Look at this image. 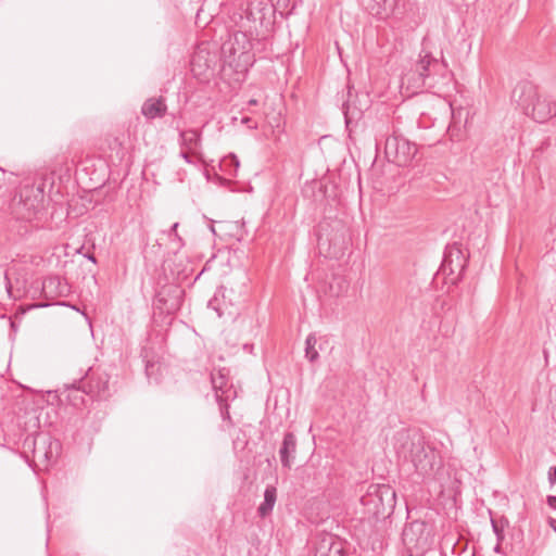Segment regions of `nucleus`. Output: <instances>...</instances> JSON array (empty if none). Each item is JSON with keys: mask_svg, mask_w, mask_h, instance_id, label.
Segmentation results:
<instances>
[{"mask_svg": "<svg viewBox=\"0 0 556 556\" xmlns=\"http://www.w3.org/2000/svg\"><path fill=\"white\" fill-rule=\"evenodd\" d=\"M393 448L400 459L412 464L416 473L431 477L442 467L440 452L417 428H403L393 437Z\"/></svg>", "mask_w": 556, "mask_h": 556, "instance_id": "f257e3e1", "label": "nucleus"}, {"mask_svg": "<svg viewBox=\"0 0 556 556\" xmlns=\"http://www.w3.org/2000/svg\"><path fill=\"white\" fill-rule=\"evenodd\" d=\"M520 90L518 103L534 121L545 123L556 115V102L547 97L538 96L532 85L523 84Z\"/></svg>", "mask_w": 556, "mask_h": 556, "instance_id": "f03ea898", "label": "nucleus"}, {"mask_svg": "<svg viewBox=\"0 0 556 556\" xmlns=\"http://www.w3.org/2000/svg\"><path fill=\"white\" fill-rule=\"evenodd\" d=\"M361 501L369 514L380 517L393 511L396 504V494L390 485H370Z\"/></svg>", "mask_w": 556, "mask_h": 556, "instance_id": "7ed1b4c3", "label": "nucleus"}, {"mask_svg": "<svg viewBox=\"0 0 556 556\" xmlns=\"http://www.w3.org/2000/svg\"><path fill=\"white\" fill-rule=\"evenodd\" d=\"M417 153V147L406 138L396 135L389 136L384 143V154L389 162L397 166H407Z\"/></svg>", "mask_w": 556, "mask_h": 556, "instance_id": "20e7f679", "label": "nucleus"}, {"mask_svg": "<svg viewBox=\"0 0 556 556\" xmlns=\"http://www.w3.org/2000/svg\"><path fill=\"white\" fill-rule=\"evenodd\" d=\"M444 64H440L439 61L431 55L429 51L421 50L419 60L415 64V68L402 77V83L405 81L412 85L414 88H420L425 86L426 78H429L432 74L438 73Z\"/></svg>", "mask_w": 556, "mask_h": 556, "instance_id": "39448f33", "label": "nucleus"}, {"mask_svg": "<svg viewBox=\"0 0 556 556\" xmlns=\"http://www.w3.org/2000/svg\"><path fill=\"white\" fill-rule=\"evenodd\" d=\"M402 541L412 553L426 551L431 543L427 523L421 520L407 523L402 532Z\"/></svg>", "mask_w": 556, "mask_h": 556, "instance_id": "423d86ee", "label": "nucleus"}, {"mask_svg": "<svg viewBox=\"0 0 556 556\" xmlns=\"http://www.w3.org/2000/svg\"><path fill=\"white\" fill-rule=\"evenodd\" d=\"M85 386L87 395L97 401H108L116 392L115 383H111L110 375L105 371H92Z\"/></svg>", "mask_w": 556, "mask_h": 556, "instance_id": "0eeeda50", "label": "nucleus"}, {"mask_svg": "<svg viewBox=\"0 0 556 556\" xmlns=\"http://www.w3.org/2000/svg\"><path fill=\"white\" fill-rule=\"evenodd\" d=\"M24 446L33 448L34 460L45 462L49 464L54 458L53 450L59 447L58 442H51L46 435L27 437L24 441Z\"/></svg>", "mask_w": 556, "mask_h": 556, "instance_id": "6e6552de", "label": "nucleus"}, {"mask_svg": "<svg viewBox=\"0 0 556 556\" xmlns=\"http://www.w3.org/2000/svg\"><path fill=\"white\" fill-rule=\"evenodd\" d=\"M41 208V200L38 197H33L22 193L17 201H14L12 210L17 219L31 220L36 217Z\"/></svg>", "mask_w": 556, "mask_h": 556, "instance_id": "1a4fd4ad", "label": "nucleus"}, {"mask_svg": "<svg viewBox=\"0 0 556 556\" xmlns=\"http://www.w3.org/2000/svg\"><path fill=\"white\" fill-rule=\"evenodd\" d=\"M315 556H346L345 543L330 533L321 534L316 543Z\"/></svg>", "mask_w": 556, "mask_h": 556, "instance_id": "9d476101", "label": "nucleus"}, {"mask_svg": "<svg viewBox=\"0 0 556 556\" xmlns=\"http://www.w3.org/2000/svg\"><path fill=\"white\" fill-rule=\"evenodd\" d=\"M178 143L180 149L191 151L199 162H204L202 153V132L198 129H185L179 131Z\"/></svg>", "mask_w": 556, "mask_h": 556, "instance_id": "9b49d317", "label": "nucleus"}, {"mask_svg": "<svg viewBox=\"0 0 556 556\" xmlns=\"http://www.w3.org/2000/svg\"><path fill=\"white\" fill-rule=\"evenodd\" d=\"M399 7L400 0H369L367 3L369 12L381 20L392 16Z\"/></svg>", "mask_w": 556, "mask_h": 556, "instance_id": "f8f14e48", "label": "nucleus"}, {"mask_svg": "<svg viewBox=\"0 0 556 556\" xmlns=\"http://www.w3.org/2000/svg\"><path fill=\"white\" fill-rule=\"evenodd\" d=\"M211 381L219 403L227 402L235 394L232 388L228 386V378L220 370L211 374Z\"/></svg>", "mask_w": 556, "mask_h": 556, "instance_id": "ddd939ff", "label": "nucleus"}, {"mask_svg": "<svg viewBox=\"0 0 556 556\" xmlns=\"http://www.w3.org/2000/svg\"><path fill=\"white\" fill-rule=\"evenodd\" d=\"M465 258L459 249L453 248L450 249L445 255L442 263V270L446 273L448 270L450 274L457 273L460 275L465 269Z\"/></svg>", "mask_w": 556, "mask_h": 556, "instance_id": "4468645a", "label": "nucleus"}, {"mask_svg": "<svg viewBox=\"0 0 556 556\" xmlns=\"http://www.w3.org/2000/svg\"><path fill=\"white\" fill-rule=\"evenodd\" d=\"M42 294L48 300H54L59 296L65 295L68 287L58 276H50L42 281Z\"/></svg>", "mask_w": 556, "mask_h": 556, "instance_id": "2eb2a0df", "label": "nucleus"}, {"mask_svg": "<svg viewBox=\"0 0 556 556\" xmlns=\"http://www.w3.org/2000/svg\"><path fill=\"white\" fill-rule=\"evenodd\" d=\"M167 105L163 97L149 98L141 106V114L148 119L161 118L165 115Z\"/></svg>", "mask_w": 556, "mask_h": 556, "instance_id": "dca6fc26", "label": "nucleus"}, {"mask_svg": "<svg viewBox=\"0 0 556 556\" xmlns=\"http://www.w3.org/2000/svg\"><path fill=\"white\" fill-rule=\"evenodd\" d=\"M296 452V438L292 432H287L283 437L279 450L280 462L283 467L290 468Z\"/></svg>", "mask_w": 556, "mask_h": 556, "instance_id": "f3484780", "label": "nucleus"}, {"mask_svg": "<svg viewBox=\"0 0 556 556\" xmlns=\"http://www.w3.org/2000/svg\"><path fill=\"white\" fill-rule=\"evenodd\" d=\"M277 501V490L273 485H267L264 492V501L257 508L260 517L265 518L271 514Z\"/></svg>", "mask_w": 556, "mask_h": 556, "instance_id": "a211bd4d", "label": "nucleus"}, {"mask_svg": "<svg viewBox=\"0 0 556 556\" xmlns=\"http://www.w3.org/2000/svg\"><path fill=\"white\" fill-rule=\"evenodd\" d=\"M86 395H87V388L86 386L84 384V387H72L70 389V392H68V395H67V399L71 403V405H73L74 407H81V406H85V403H86Z\"/></svg>", "mask_w": 556, "mask_h": 556, "instance_id": "6ab92c4d", "label": "nucleus"}, {"mask_svg": "<svg viewBox=\"0 0 556 556\" xmlns=\"http://www.w3.org/2000/svg\"><path fill=\"white\" fill-rule=\"evenodd\" d=\"M316 344V336L314 333H309L305 340V357L312 363L317 361L319 356Z\"/></svg>", "mask_w": 556, "mask_h": 556, "instance_id": "aec40b11", "label": "nucleus"}, {"mask_svg": "<svg viewBox=\"0 0 556 556\" xmlns=\"http://www.w3.org/2000/svg\"><path fill=\"white\" fill-rule=\"evenodd\" d=\"M179 156L188 164H191V165H197L199 164L200 162L197 161V159L193 156L192 152L191 151H187V150H184V149H180V153H179Z\"/></svg>", "mask_w": 556, "mask_h": 556, "instance_id": "412c9836", "label": "nucleus"}, {"mask_svg": "<svg viewBox=\"0 0 556 556\" xmlns=\"http://www.w3.org/2000/svg\"><path fill=\"white\" fill-rule=\"evenodd\" d=\"M179 224L178 223H175L172 227H170V230H169V236H174V241H175V244H176V248L177 249H180L182 247V239L179 237V235L177 233V228H178Z\"/></svg>", "mask_w": 556, "mask_h": 556, "instance_id": "4be33fe9", "label": "nucleus"}, {"mask_svg": "<svg viewBox=\"0 0 556 556\" xmlns=\"http://www.w3.org/2000/svg\"><path fill=\"white\" fill-rule=\"evenodd\" d=\"M548 481L552 485L556 483V466L548 470Z\"/></svg>", "mask_w": 556, "mask_h": 556, "instance_id": "5701e85b", "label": "nucleus"}, {"mask_svg": "<svg viewBox=\"0 0 556 556\" xmlns=\"http://www.w3.org/2000/svg\"><path fill=\"white\" fill-rule=\"evenodd\" d=\"M546 502L551 508L556 509V496L548 495Z\"/></svg>", "mask_w": 556, "mask_h": 556, "instance_id": "b1692460", "label": "nucleus"}, {"mask_svg": "<svg viewBox=\"0 0 556 556\" xmlns=\"http://www.w3.org/2000/svg\"><path fill=\"white\" fill-rule=\"evenodd\" d=\"M216 300H217V296H214V299L208 302V305L217 312L218 316H222L224 314L223 309L220 307L214 306V302Z\"/></svg>", "mask_w": 556, "mask_h": 556, "instance_id": "393cba45", "label": "nucleus"}, {"mask_svg": "<svg viewBox=\"0 0 556 556\" xmlns=\"http://www.w3.org/2000/svg\"><path fill=\"white\" fill-rule=\"evenodd\" d=\"M200 59V55H195L193 56L192 61H191V66H192V72L198 75L199 73L197 72V63H198V60Z\"/></svg>", "mask_w": 556, "mask_h": 556, "instance_id": "a878e982", "label": "nucleus"}, {"mask_svg": "<svg viewBox=\"0 0 556 556\" xmlns=\"http://www.w3.org/2000/svg\"><path fill=\"white\" fill-rule=\"evenodd\" d=\"M242 123L247 124L250 128H256V124L255 123L253 125H251L252 119L250 117H243L242 118Z\"/></svg>", "mask_w": 556, "mask_h": 556, "instance_id": "bb28decb", "label": "nucleus"}, {"mask_svg": "<svg viewBox=\"0 0 556 556\" xmlns=\"http://www.w3.org/2000/svg\"><path fill=\"white\" fill-rule=\"evenodd\" d=\"M229 159H230L231 163H233V165L237 168L239 166V160L237 159V156L235 154H231Z\"/></svg>", "mask_w": 556, "mask_h": 556, "instance_id": "cd10ccee", "label": "nucleus"}, {"mask_svg": "<svg viewBox=\"0 0 556 556\" xmlns=\"http://www.w3.org/2000/svg\"><path fill=\"white\" fill-rule=\"evenodd\" d=\"M4 175H5V170L3 168L0 167V188L2 187L3 185V180H4Z\"/></svg>", "mask_w": 556, "mask_h": 556, "instance_id": "c85d7f7f", "label": "nucleus"}, {"mask_svg": "<svg viewBox=\"0 0 556 556\" xmlns=\"http://www.w3.org/2000/svg\"><path fill=\"white\" fill-rule=\"evenodd\" d=\"M492 527L494 529V532L497 534V536H500V530H498V527H497V525L495 523L494 520H492Z\"/></svg>", "mask_w": 556, "mask_h": 556, "instance_id": "c756f323", "label": "nucleus"}, {"mask_svg": "<svg viewBox=\"0 0 556 556\" xmlns=\"http://www.w3.org/2000/svg\"><path fill=\"white\" fill-rule=\"evenodd\" d=\"M549 526L554 529V531H556V520L551 518L549 521H548Z\"/></svg>", "mask_w": 556, "mask_h": 556, "instance_id": "7c9ffc66", "label": "nucleus"}, {"mask_svg": "<svg viewBox=\"0 0 556 556\" xmlns=\"http://www.w3.org/2000/svg\"><path fill=\"white\" fill-rule=\"evenodd\" d=\"M87 257H88V260H89V261H91L92 263H96V262H97V261H96V257H94L92 254L88 255Z\"/></svg>", "mask_w": 556, "mask_h": 556, "instance_id": "2f4dec72", "label": "nucleus"}, {"mask_svg": "<svg viewBox=\"0 0 556 556\" xmlns=\"http://www.w3.org/2000/svg\"><path fill=\"white\" fill-rule=\"evenodd\" d=\"M256 103H257V101H256L255 99H251V100L249 101V104H251V105H255Z\"/></svg>", "mask_w": 556, "mask_h": 556, "instance_id": "473e14b6", "label": "nucleus"}, {"mask_svg": "<svg viewBox=\"0 0 556 556\" xmlns=\"http://www.w3.org/2000/svg\"><path fill=\"white\" fill-rule=\"evenodd\" d=\"M92 371H93V370H91V368H90V369H89V371H87V375H90V376H91V372H92Z\"/></svg>", "mask_w": 556, "mask_h": 556, "instance_id": "72a5a7b5", "label": "nucleus"}]
</instances>
